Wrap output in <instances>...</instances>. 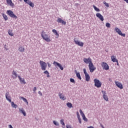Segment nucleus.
<instances>
[{"label": "nucleus", "instance_id": "nucleus-1", "mask_svg": "<svg viewBox=\"0 0 128 128\" xmlns=\"http://www.w3.org/2000/svg\"><path fill=\"white\" fill-rule=\"evenodd\" d=\"M46 32L44 30H42V32L40 33V36L42 38L46 40L47 42H51L50 38V36L48 34H44Z\"/></svg>", "mask_w": 128, "mask_h": 128}, {"label": "nucleus", "instance_id": "nucleus-2", "mask_svg": "<svg viewBox=\"0 0 128 128\" xmlns=\"http://www.w3.org/2000/svg\"><path fill=\"white\" fill-rule=\"evenodd\" d=\"M6 14L10 16V18H14V20H16L18 18V16L14 14V12L10 10H8L6 11Z\"/></svg>", "mask_w": 128, "mask_h": 128}, {"label": "nucleus", "instance_id": "nucleus-3", "mask_svg": "<svg viewBox=\"0 0 128 128\" xmlns=\"http://www.w3.org/2000/svg\"><path fill=\"white\" fill-rule=\"evenodd\" d=\"M40 66H41V69L42 70H46V68L48 66V64L44 61L40 60Z\"/></svg>", "mask_w": 128, "mask_h": 128}, {"label": "nucleus", "instance_id": "nucleus-4", "mask_svg": "<svg viewBox=\"0 0 128 128\" xmlns=\"http://www.w3.org/2000/svg\"><path fill=\"white\" fill-rule=\"evenodd\" d=\"M88 68L90 70V72H94V70H96V68L94 67V64H92V62L89 63Z\"/></svg>", "mask_w": 128, "mask_h": 128}, {"label": "nucleus", "instance_id": "nucleus-5", "mask_svg": "<svg viewBox=\"0 0 128 128\" xmlns=\"http://www.w3.org/2000/svg\"><path fill=\"white\" fill-rule=\"evenodd\" d=\"M94 86H96V88H100L102 86V82L100 81V80L97 78H95L94 80Z\"/></svg>", "mask_w": 128, "mask_h": 128}, {"label": "nucleus", "instance_id": "nucleus-6", "mask_svg": "<svg viewBox=\"0 0 128 128\" xmlns=\"http://www.w3.org/2000/svg\"><path fill=\"white\" fill-rule=\"evenodd\" d=\"M74 42L76 44H78V46H84V42H80V40L76 39V38H74Z\"/></svg>", "mask_w": 128, "mask_h": 128}, {"label": "nucleus", "instance_id": "nucleus-7", "mask_svg": "<svg viewBox=\"0 0 128 128\" xmlns=\"http://www.w3.org/2000/svg\"><path fill=\"white\" fill-rule=\"evenodd\" d=\"M102 66L103 68V70H110V66L106 62H102Z\"/></svg>", "mask_w": 128, "mask_h": 128}, {"label": "nucleus", "instance_id": "nucleus-8", "mask_svg": "<svg viewBox=\"0 0 128 128\" xmlns=\"http://www.w3.org/2000/svg\"><path fill=\"white\" fill-rule=\"evenodd\" d=\"M115 30H116V32H118V34H120V36H124H124H126V34H122V31L120 30L118 28H116Z\"/></svg>", "mask_w": 128, "mask_h": 128}, {"label": "nucleus", "instance_id": "nucleus-9", "mask_svg": "<svg viewBox=\"0 0 128 128\" xmlns=\"http://www.w3.org/2000/svg\"><path fill=\"white\" fill-rule=\"evenodd\" d=\"M53 64H54V66H57L58 68H60V70H64V67H62V64H60L54 61L53 62Z\"/></svg>", "mask_w": 128, "mask_h": 128}, {"label": "nucleus", "instance_id": "nucleus-10", "mask_svg": "<svg viewBox=\"0 0 128 128\" xmlns=\"http://www.w3.org/2000/svg\"><path fill=\"white\" fill-rule=\"evenodd\" d=\"M83 60L84 62H85V64H92V58H84L83 59Z\"/></svg>", "mask_w": 128, "mask_h": 128}, {"label": "nucleus", "instance_id": "nucleus-11", "mask_svg": "<svg viewBox=\"0 0 128 128\" xmlns=\"http://www.w3.org/2000/svg\"><path fill=\"white\" fill-rule=\"evenodd\" d=\"M114 82L116 86H118V88H119L120 90H122L124 88V87L122 86V83L116 81H115Z\"/></svg>", "mask_w": 128, "mask_h": 128}, {"label": "nucleus", "instance_id": "nucleus-12", "mask_svg": "<svg viewBox=\"0 0 128 128\" xmlns=\"http://www.w3.org/2000/svg\"><path fill=\"white\" fill-rule=\"evenodd\" d=\"M6 100H8L9 102H12V98H10V93H8V92L6 93Z\"/></svg>", "mask_w": 128, "mask_h": 128}, {"label": "nucleus", "instance_id": "nucleus-13", "mask_svg": "<svg viewBox=\"0 0 128 128\" xmlns=\"http://www.w3.org/2000/svg\"><path fill=\"white\" fill-rule=\"evenodd\" d=\"M57 22H58L59 24H64V26H66V22L62 20V18H58L57 20Z\"/></svg>", "mask_w": 128, "mask_h": 128}, {"label": "nucleus", "instance_id": "nucleus-14", "mask_svg": "<svg viewBox=\"0 0 128 128\" xmlns=\"http://www.w3.org/2000/svg\"><path fill=\"white\" fill-rule=\"evenodd\" d=\"M102 94H103V98L104 100H106V102H108V98L106 96V92L102 91Z\"/></svg>", "mask_w": 128, "mask_h": 128}, {"label": "nucleus", "instance_id": "nucleus-15", "mask_svg": "<svg viewBox=\"0 0 128 128\" xmlns=\"http://www.w3.org/2000/svg\"><path fill=\"white\" fill-rule=\"evenodd\" d=\"M96 16L98 18L100 19L102 22H104V16L100 13H96Z\"/></svg>", "mask_w": 128, "mask_h": 128}, {"label": "nucleus", "instance_id": "nucleus-16", "mask_svg": "<svg viewBox=\"0 0 128 128\" xmlns=\"http://www.w3.org/2000/svg\"><path fill=\"white\" fill-rule=\"evenodd\" d=\"M19 112H21V114H22L24 116H26V111H24V108H19Z\"/></svg>", "mask_w": 128, "mask_h": 128}, {"label": "nucleus", "instance_id": "nucleus-17", "mask_svg": "<svg viewBox=\"0 0 128 128\" xmlns=\"http://www.w3.org/2000/svg\"><path fill=\"white\" fill-rule=\"evenodd\" d=\"M18 78H19V80H20V82L22 84H26V82L24 80V78H20V76H18Z\"/></svg>", "mask_w": 128, "mask_h": 128}, {"label": "nucleus", "instance_id": "nucleus-18", "mask_svg": "<svg viewBox=\"0 0 128 128\" xmlns=\"http://www.w3.org/2000/svg\"><path fill=\"white\" fill-rule=\"evenodd\" d=\"M111 60L113 62H118V60L116 59V57L115 56H111Z\"/></svg>", "mask_w": 128, "mask_h": 128}, {"label": "nucleus", "instance_id": "nucleus-19", "mask_svg": "<svg viewBox=\"0 0 128 128\" xmlns=\"http://www.w3.org/2000/svg\"><path fill=\"white\" fill-rule=\"evenodd\" d=\"M6 2L8 4H9L10 6H14V4L12 2V0H6Z\"/></svg>", "mask_w": 128, "mask_h": 128}, {"label": "nucleus", "instance_id": "nucleus-20", "mask_svg": "<svg viewBox=\"0 0 128 128\" xmlns=\"http://www.w3.org/2000/svg\"><path fill=\"white\" fill-rule=\"evenodd\" d=\"M18 50L20 52H24V47L23 46H20L19 47Z\"/></svg>", "mask_w": 128, "mask_h": 128}, {"label": "nucleus", "instance_id": "nucleus-21", "mask_svg": "<svg viewBox=\"0 0 128 128\" xmlns=\"http://www.w3.org/2000/svg\"><path fill=\"white\" fill-rule=\"evenodd\" d=\"M86 80V82H88L90 80V76L88 74H85Z\"/></svg>", "mask_w": 128, "mask_h": 128}, {"label": "nucleus", "instance_id": "nucleus-22", "mask_svg": "<svg viewBox=\"0 0 128 128\" xmlns=\"http://www.w3.org/2000/svg\"><path fill=\"white\" fill-rule=\"evenodd\" d=\"M52 32H54V34H55V35L56 36V38H58L59 35H58V32H56V30L55 29L53 30Z\"/></svg>", "mask_w": 128, "mask_h": 128}, {"label": "nucleus", "instance_id": "nucleus-23", "mask_svg": "<svg viewBox=\"0 0 128 128\" xmlns=\"http://www.w3.org/2000/svg\"><path fill=\"white\" fill-rule=\"evenodd\" d=\"M75 72L76 73V76L77 78L80 80H82V77L80 76V72H78L76 70H75Z\"/></svg>", "mask_w": 128, "mask_h": 128}, {"label": "nucleus", "instance_id": "nucleus-24", "mask_svg": "<svg viewBox=\"0 0 128 128\" xmlns=\"http://www.w3.org/2000/svg\"><path fill=\"white\" fill-rule=\"evenodd\" d=\"M12 74L14 76L13 78H16V77L18 76V74H16V72L14 71V70H13L12 72Z\"/></svg>", "mask_w": 128, "mask_h": 128}, {"label": "nucleus", "instance_id": "nucleus-25", "mask_svg": "<svg viewBox=\"0 0 128 128\" xmlns=\"http://www.w3.org/2000/svg\"><path fill=\"white\" fill-rule=\"evenodd\" d=\"M58 96L61 100H66V98H64V96L62 95L60 92L58 93Z\"/></svg>", "mask_w": 128, "mask_h": 128}, {"label": "nucleus", "instance_id": "nucleus-26", "mask_svg": "<svg viewBox=\"0 0 128 128\" xmlns=\"http://www.w3.org/2000/svg\"><path fill=\"white\" fill-rule=\"evenodd\" d=\"M11 104L12 108H18V105L15 104L14 102H11Z\"/></svg>", "mask_w": 128, "mask_h": 128}, {"label": "nucleus", "instance_id": "nucleus-27", "mask_svg": "<svg viewBox=\"0 0 128 128\" xmlns=\"http://www.w3.org/2000/svg\"><path fill=\"white\" fill-rule=\"evenodd\" d=\"M66 106L68 108H72V104L70 102L66 103Z\"/></svg>", "mask_w": 128, "mask_h": 128}, {"label": "nucleus", "instance_id": "nucleus-28", "mask_svg": "<svg viewBox=\"0 0 128 128\" xmlns=\"http://www.w3.org/2000/svg\"><path fill=\"white\" fill-rule=\"evenodd\" d=\"M2 16L4 20H8V16L6 15V14H3Z\"/></svg>", "mask_w": 128, "mask_h": 128}, {"label": "nucleus", "instance_id": "nucleus-29", "mask_svg": "<svg viewBox=\"0 0 128 128\" xmlns=\"http://www.w3.org/2000/svg\"><path fill=\"white\" fill-rule=\"evenodd\" d=\"M44 74H46V76L47 78H50V72H48V70H46L44 72Z\"/></svg>", "mask_w": 128, "mask_h": 128}, {"label": "nucleus", "instance_id": "nucleus-30", "mask_svg": "<svg viewBox=\"0 0 128 128\" xmlns=\"http://www.w3.org/2000/svg\"><path fill=\"white\" fill-rule=\"evenodd\" d=\"M93 8L96 12H100V8H96V6H94V5L93 6Z\"/></svg>", "mask_w": 128, "mask_h": 128}, {"label": "nucleus", "instance_id": "nucleus-31", "mask_svg": "<svg viewBox=\"0 0 128 128\" xmlns=\"http://www.w3.org/2000/svg\"><path fill=\"white\" fill-rule=\"evenodd\" d=\"M53 124H54L55 126H60V124H58V122H56V120H54V121H53Z\"/></svg>", "mask_w": 128, "mask_h": 128}, {"label": "nucleus", "instance_id": "nucleus-32", "mask_svg": "<svg viewBox=\"0 0 128 128\" xmlns=\"http://www.w3.org/2000/svg\"><path fill=\"white\" fill-rule=\"evenodd\" d=\"M29 6H31L32 8H34V4L31 2L29 3Z\"/></svg>", "mask_w": 128, "mask_h": 128}, {"label": "nucleus", "instance_id": "nucleus-33", "mask_svg": "<svg viewBox=\"0 0 128 128\" xmlns=\"http://www.w3.org/2000/svg\"><path fill=\"white\" fill-rule=\"evenodd\" d=\"M22 98L24 102H26V104H28V100H26V98L24 97H22Z\"/></svg>", "mask_w": 128, "mask_h": 128}, {"label": "nucleus", "instance_id": "nucleus-34", "mask_svg": "<svg viewBox=\"0 0 128 128\" xmlns=\"http://www.w3.org/2000/svg\"><path fill=\"white\" fill-rule=\"evenodd\" d=\"M8 34L9 36H14V34H12V32H10V30H8Z\"/></svg>", "mask_w": 128, "mask_h": 128}, {"label": "nucleus", "instance_id": "nucleus-35", "mask_svg": "<svg viewBox=\"0 0 128 128\" xmlns=\"http://www.w3.org/2000/svg\"><path fill=\"white\" fill-rule=\"evenodd\" d=\"M82 120H84V122H88V118H86V116L84 115V116H82Z\"/></svg>", "mask_w": 128, "mask_h": 128}, {"label": "nucleus", "instance_id": "nucleus-36", "mask_svg": "<svg viewBox=\"0 0 128 128\" xmlns=\"http://www.w3.org/2000/svg\"><path fill=\"white\" fill-rule=\"evenodd\" d=\"M80 112L82 115V116H84V112H82V110L81 109L80 110Z\"/></svg>", "mask_w": 128, "mask_h": 128}, {"label": "nucleus", "instance_id": "nucleus-37", "mask_svg": "<svg viewBox=\"0 0 128 128\" xmlns=\"http://www.w3.org/2000/svg\"><path fill=\"white\" fill-rule=\"evenodd\" d=\"M60 124H62V126H65L64 122V119H62L60 120Z\"/></svg>", "mask_w": 128, "mask_h": 128}, {"label": "nucleus", "instance_id": "nucleus-38", "mask_svg": "<svg viewBox=\"0 0 128 128\" xmlns=\"http://www.w3.org/2000/svg\"><path fill=\"white\" fill-rule=\"evenodd\" d=\"M70 82H72L73 84H74V82H76V81H74V79L72 78H70Z\"/></svg>", "mask_w": 128, "mask_h": 128}, {"label": "nucleus", "instance_id": "nucleus-39", "mask_svg": "<svg viewBox=\"0 0 128 128\" xmlns=\"http://www.w3.org/2000/svg\"><path fill=\"white\" fill-rule=\"evenodd\" d=\"M106 26L107 28H110V23H108V22L106 23Z\"/></svg>", "mask_w": 128, "mask_h": 128}, {"label": "nucleus", "instance_id": "nucleus-40", "mask_svg": "<svg viewBox=\"0 0 128 128\" xmlns=\"http://www.w3.org/2000/svg\"><path fill=\"white\" fill-rule=\"evenodd\" d=\"M4 48H5L6 50H8V46L6 44H5L4 46Z\"/></svg>", "mask_w": 128, "mask_h": 128}, {"label": "nucleus", "instance_id": "nucleus-41", "mask_svg": "<svg viewBox=\"0 0 128 128\" xmlns=\"http://www.w3.org/2000/svg\"><path fill=\"white\" fill-rule=\"evenodd\" d=\"M83 70H84V74L85 75H86V74H88V72H86V69L84 68Z\"/></svg>", "mask_w": 128, "mask_h": 128}, {"label": "nucleus", "instance_id": "nucleus-42", "mask_svg": "<svg viewBox=\"0 0 128 128\" xmlns=\"http://www.w3.org/2000/svg\"><path fill=\"white\" fill-rule=\"evenodd\" d=\"M104 4H105V6H107V7L110 6L108 5V3H106V2H104Z\"/></svg>", "mask_w": 128, "mask_h": 128}, {"label": "nucleus", "instance_id": "nucleus-43", "mask_svg": "<svg viewBox=\"0 0 128 128\" xmlns=\"http://www.w3.org/2000/svg\"><path fill=\"white\" fill-rule=\"evenodd\" d=\"M31 2H32V1H30L29 0H27V1L24 2H26V4H30V3Z\"/></svg>", "mask_w": 128, "mask_h": 128}, {"label": "nucleus", "instance_id": "nucleus-44", "mask_svg": "<svg viewBox=\"0 0 128 128\" xmlns=\"http://www.w3.org/2000/svg\"><path fill=\"white\" fill-rule=\"evenodd\" d=\"M78 119L80 124H82V119L80 118V117H79L78 118Z\"/></svg>", "mask_w": 128, "mask_h": 128}, {"label": "nucleus", "instance_id": "nucleus-45", "mask_svg": "<svg viewBox=\"0 0 128 128\" xmlns=\"http://www.w3.org/2000/svg\"><path fill=\"white\" fill-rule=\"evenodd\" d=\"M76 114H77V118H80V114L78 113V112H76Z\"/></svg>", "mask_w": 128, "mask_h": 128}, {"label": "nucleus", "instance_id": "nucleus-46", "mask_svg": "<svg viewBox=\"0 0 128 128\" xmlns=\"http://www.w3.org/2000/svg\"><path fill=\"white\" fill-rule=\"evenodd\" d=\"M47 64L48 66V68H50L52 66V65L50 64V62H47Z\"/></svg>", "mask_w": 128, "mask_h": 128}, {"label": "nucleus", "instance_id": "nucleus-47", "mask_svg": "<svg viewBox=\"0 0 128 128\" xmlns=\"http://www.w3.org/2000/svg\"><path fill=\"white\" fill-rule=\"evenodd\" d=\"M38 94H40V96H42V92H41L40 91H39V92H38Z\"/></svg>", "mask_w": 128, "mask_h": 128}, {"label": "nucleus", "instance_id": "nucleus-48", "mask_svg": "<svg viewBox=\"0 0 128 128\" xmlns=\"http://www.w3.org/2000/svg\"><path fill=\"white\" fill-rule=\"evenodd\" d=\"M36 87H34L33 89V92H36Z\"/></svg>", "mask_w": 128, "mask_h": 128}, {"label": "nucleus", "instance_id": "nucleus-49", "mask_svg": "<svg viewBox=\"0 0 128 128\" xmlns=\"http://www.w3.org/2000/svg\"><path fill=\"white\" fill-rule=\"evenodd\" d=\"M8 128H14L12 127V124H9V125H8Z\"/></svg>", "mask_w": 128, "mask_h": 128}, {"label": "nucleus", "instance_id": "nucleus-50", "mask_svg": "<svg viewBox=\"0 0 128 128\" xmlns=\"http://www.w3.org/2000/svg\"><path fill=\"white\" fill-rule=\"evenodd\" d=\"M100 126H101L102 128H104V126H102V124H100Z\"/></svg>", "mask_w": 128, "mask_h": 128}, {"label": "nucleus", "instance_id": "nucleus-51", "mask_svg": "<svg viewBox=\"0 0 128 128\" xmlns=\"http://www.w3.org/2000/svg\"><path fill=\"white\" fill-rule=\"evenodd\" d=\"M124 2H126V4H128V0H124Z\"/></svg>", "mask_w": 128, "mask_h": 128}, {"label": "nucleus", "instance_id": "nucleus-52", "mask_svg": "<svg viewBox=\"0 0 128 128\" xmlns=\"http://www.w3.org/2000/svg\"><path fill=\"white\" fill-rule=\"evenodd\" d=\"M76 6H78V4H76Z\"/></svg>", "mask_w": 128, "mask_h": 128}, {"label": "nucleus", "instance_id": "nucleus-53", "mask_svg": "<svg viewBox=\"0 0 128 128\" xmlns=\"http://www.w3.org/2000/svg\"><path fill=\"white\" fill-rule=\"evenodd\" d=\"M117 64V65L118 66V62H116Z\"/></svg>", "mask_w": 128, "mask_h": 128}, {"label": "nucleus", "instance_id": "nucleus-54", "mask_svg": "<svg viewBox=\"0 0 128 128\" xmlns=\"http://www.w3.org/2000/svg\"><path fill=\"white\" fill-rule=\"evenodd\" d=\"M24 0V2H27L28 1V0Z\"/></svg>", "mask_w": 128, "mask_h": 128}, {"label": "nucleus", "instance_id": "nucleus-55", "mask_svg": "<svg viewBox=\"0 0 128 128\" xmlns=\"http://www.w3.org/2000/svg\"><path fill=\"white\" fill-rule=\"evenodd\" d=\"M20 0V2H22V0Z\"/></svg>", "mask_w": 128, "mask_h": 128}]
</instances>
